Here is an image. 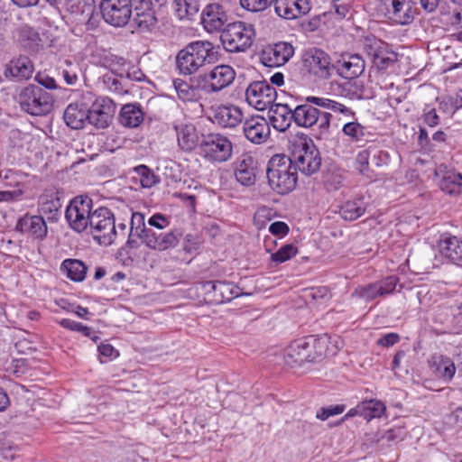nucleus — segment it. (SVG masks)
<instances>
[{"label": "nucleus", "instance_id": "f3484780", "mask_svg": "<svg viewBox=\"0 0 462 462\" xmlns=\"http://www.w3.org/2000/svg\"><path fill=\"white\" fill-rule=\"evenodd\" d=\"M236 72L228 65L216 66L208 74L201 76V90L207 94L219 92L235 79Z\"/></svg>", "mask_w": 462, "mask_h": 462}, {"label": "nucleus", "instance_id": "864d4df0", "mask_svg": "<svg viewBox=\"0 0 462 462\" xmlns=\"http://www.w3.org/2000/svg\"><path fill=\"white\" fill-rule=\"evenodd\" d=\"M273 0H240L242 8L252 13H258L265 10Z\"/></svg>", "mask_w": 462, "mask_h": 462}, {"label": "nucleus", "instance_id": "f704fd0d", "mask_svg": "<svg viewBox=\"0 0 462 462\" xmlns=\"http://www.w3.org/2000/svg\"><path fill=\"white\" fill-rule=\"evenodd\" d=\"M367 208V203L363 197H356L346 201L339 209V214L345 220L354 221L362 217Z\"/></svg>", "mask_w": 462, "mask_h": 462}, {"label": "nucleus", "instance_id": "c756f323", "mask_svg": "<svg viewBox=\"0 0 462 462\" xmlns=\"http://www.w3.org/2000/svg\"><path fill=\"white\" fill-rule=\"evenodd\" d=\"M173 86L180 99L184 102L195 101L199 97L202 86L201 76L192 79L191 84L181 79H176L173 80Z\"/></svg>", "mask_w": 462, "mask_h": 462}, {"label": "nucleus", "instance_id": "dca6fc26", "mask_svg": "<svg viewBox=\"0 0 462 462\" xmlns=\"http://www.w3.org/2000/svg\"><path fill=\"white\" fill-rule=\"evenodd\" d=\"M294 55V47L288 42H277L265 45L260 52V60L266 67H281Z\"/></svg>", "mask_w": 462, "mask_h": 462}, {"label": "nucleus", "instance_id": "338daca9", "mask_svg": "<svg viewBox=\"0 0 462 462\" xmlns=\"http://www.w3.org/2000/svg\"><path fill=\"white\" fill-rule=\"evenodd\" d=\"M400 339L401 337L399 336V334L391 332L380 337L377 340V345L384 347H390L397 344L400 341Z\"/></svg>", "mask_w": 462, "mask_h": 462}, {"label": "nucleus", "instance_id": "cd10ccee", "mask_svg": "<svg viewBox=\"0 0 462 462\" xmlns=\"http://www.w3.org/2000/svg\"><path fill=\"white\" fill-rule=\"evenodd\" d=\"M242 110L236 106H221L214 112V123L222 127H235L243 122Z\"/></svg>", "mask_w": 462, "mask_h": 462}, {"label": "nucleus", "instance_id": "f257e3e1", "mask_svg": "<svg viewBox=\"0 0 462 462\" xmlns=\"http://www.w3.org/2000/svg\"><path fill=\"white\" fill-rule=\"evenodd\" d=\"M312 105L328 109L348 119L355 117V112L344 104L326 97L310 96L306 97L305 104L298 105L294 107V123L298 126L310 128L318 125L321 133L328 132L332 117L331 114L320 111Z\"/></svg>", "mask_w": 462, "mask_h": 462}, {"label": "nucleus", "instance_id": "9d476101", "mask_svg": "<svg viewBox=\"0 0 462 462\" xmlns=\"http://www.w3.org/2000/svg\"><path fill=\"white\" fill-rule=\"evenodd\" d=\"M135 234L148 248L160 252L176 247L182 236L179 229L158 233L146 228L144 223H142V226H136Z\"/></svg>", "mask_w": 462, "mask_h": 462}, {"label": "nucleus", "instance_id": "3c124183", "mask_svg": "<svg viewBox=\"0 0 462 462\" xmlns=\"http://www.w3.org/2000/svg\"><path fill=\"white\" fill-rule=\"evenodd\" d=\"M354 296L364 299L365 300H373L378 296H380L379 287L376 282L369 283L365 286L357 287L354 292Z\"/></svg>", "mask_w": 462, "mask_h": 462}, {"label": "nucleus", "instance_id": "0e129e2a", "mask_svg": "<svg viewBox=\"0 0 462 462\" xmlns=\"http://www.w3.org/2000/svg\"><path fill=\"white\" fill-rule=\"evenodd\" d=\"M352 0H334L333 7L339 18H345L349 13Z\"/></svg>", "mask_w": 462, "mask_h": 462}, {"label": "nucleus", "instance_id": "bb28decb", "mask_svg": "<svg viewBox=\"0 0 462 462\" xmlns=\"http://www.w3.org/2000/svg\"><path fill=\"white\" fill-rule=\"evenodd\" d=\"M16 231L43 240L48 232L45 220L41 216L25 215L21 217L15 226Z\"/></svg>", "mask_w": 462, "mask_h": 462}, {"label": "nucleus", "instance_id": "f03ea898", "mask_svg": "<svg viewBox=\"0 0 462 462\" xmlns=\"http://www.w3.org/2000/svg\"><path fill=\"white\" fill-rule=\"evenodd\" d=\"M216 53L214 44L208 41L189 42L176 56L177 69L182 75L194 74L206 63H210Z\"/></svg>", "mask_w": 462, "mask_h": 462}, {"label": "nucleus", "instance_id": "13d9d810", "mask_svg": "<svg viewBox=\"0 0 462 462\" xmlns=\"http://www.w3.org/2000/svg\"><path fill=\"white\" fill-rule=\"evenodd\" d=\"M421 120L424 125L430 126V127H435L437 126L439 122L440 118L439 115L437 114V111L435 108L430 107L429 105L425 106L422 115H421Z\"/></svg>", "mask_w": 462, "mask_h": 462}, {"label": "nucleus", "instance_id": "de8ad7c7", "mask_svg": "<svg viewBox=\"0 0 462 462\" xmlns=\"http://www.w3.org/2000/svg\"><path fill=\"white\" fill-rule=\"evenodd\" d=\"M293 0H275L274 10L278 16L286 20H294L300 17L297 8H292Z\"/></svg>", "mask_w": 462, "mask_h": 462}, {"label": "nucleus", "instance_id": "a18cd8bd", "mask_svg": "<svg viewBox=\"0 0 462 462\" xmlns=\"http://www.w3.org/2000/svg\"><path fill=\"white\" fill-rule=\"evenodd\" d=\"M363 418L367 421L374 418H380L385 411V405L379 400H367L362 402Z\"/></svg>", "mask_w": 462, "mask_h": 462}, {"label": "nucleus", "instance_id": "c85d7f7f", "mask_svg": "<svg viewBox=\"0 0 462 462\" xmlns=\"http://www.w3.org/2000/svg\"><path fill=\"white\" fill-rule=\"evenodd\" d=\"M271 122L276 130L285 132L294 122V107L288 104H274L271 107Z\"/></svg>", "mask_w": 462, "mask_h": 462}, {"label": "nucleus", "instance_id": "052dcab7", "mask_svg": "<svg viewBox=\"0 0 462 462\" xmlns=\"http://www.w3.org/2000/svg\"><path fill=\"white\" fill-rule=\"evenodd\" d=\"M60 326L72 331H78L83 333L86 337H90V328L83 325L82 323L71 320L69 319H63L60 321Z\"/></svg>", "mask_w": 462, "mask_h": 462}, {"label": "nucleus", "instance_id": "7ed1b4c3", "mask_svg": "<svg viewBox=\"0 0 462 462\" xmlns=\"http://www.w3.org/2000/svg\"><path fill=\"white\" fill-rule=\"evenodd\" d=\"M266 175L269 186L278 194H288L296 188L298 172L284 154H275L270 159Z\"/></svg>", "mask_w": 462, "mask_h": 462}, {"label": "nucleus", "instance_id": "39448f33", "mask_svg": "<svg viewBox=\"0 0 462 462\" xmlns=\"http://www.w3.org/2000/svg\"><path fill=\"white\" fill-rule=\"evenodd\" d=\"M254 36L252 24L238 21L226 24L220 34V41L226 51L243 52L252 46Z\"/></svg>", "mask_w": 462, "mask_h": 462}, {"label": "nucleus", "instance_id": "20e7f679", "mask_svg": "<svg viewBox=\"0 0 462 462\" xmlns=\"http://www.w3.org/2000/svg\"><path fill=\"white\" fill-rule=\"evenodd\" d=\"M22 111L33 116H42L53 107V97L39 85L29 84L18 92L15 97Z\"/></svg>", "mask_w": 462, "mask_h": 462}, {"label": "nucleus", "instance_id": "79ce46f5", "mask_svg": "<svg viewBox=\"0 0 462 462\" xmlns=\"http://www.w3.org/2000/svg\"><path fill=\"white\" fill-rule=\"evenodd\" d=\"M430 366L436 375L445 381H450L456 372V366L453 361L442 356L434 357L430 363Z\"/></svg>", "mask_w": 462, "mask_h": 462}, {"label": "nucleus", "instance_id": "5fc2aeb1", "mask_svg": "<svg viewBox=\"0 0 462 462\" xmlns=\"http://www.w3.org/2000/svg\"><path fill=\"white\" fill-rule=\"evenodd\" d=\"M19 447L11 440L5 439L0 442V456L5 459L14 460L19 456Z\"/></svg>", "mask_w": 462, "mask_h": 462}, {"label": "nucleus", "instance_id": "69168bd1", "mask_svg": "<svg viewBox=\"0 0 462 462\" xmlns=\"http://www.w3.org/2000/svg\"><path fill=\"white\" fill-rule=\"evenodd\" d=\"M269 231L271 234L274 236H279L281 237L285 236L289 231V226L282 221H275L272 223L269 226Z\"/></svg>", "mask_w": 462, "mask_h": 462}, {"label": "nucleus", "instance_id": "72a5a7b5", "mask_svg": "<svg viewBox=\"0 0 462 462\" xmlns=\"http://www.w3.org/2000/svg\"><path fill=\"white\" fill-rule=\"evenodd\" d=\"M441 254L456 264L462 263V241L456 236H449L439 242Z\"/></svg>", "mask_w": 462, "mask_h": 462}, {"label": "nucleus", "instance_id": "09e8293b", "mask_svg": "<svg viewBox=\"0 0 462 462\" xmlns=\"http://www.w3.org/2000/svg\"><path fill=\"white\" fill-rule=\"evenodd\" d=\"M345 119L346 117L343 116ZM352 118L346 120H351ZM354 121L346 123L342 128V132L345 135L350 138L353 142L362 141L365 136V127L363 126L356 120V116L353 118Z\"/></svg>", "mask_w": 462, "mask_h": 462}, {"label": "nucleus", "instance_id": "6e6552de", "mask_svg": "<svg viewBox=\"0 0 462 462\" xmlns=\"http://www.w3.org/2000/svg\"><path fill=\"white\" fill-rule=\"evenodd\" d=\"M88 233L99 245H110L116 236L114 213L106 207L96 208Z\"/></svg>", "mask_w": 462, "mask_h": 462}, {"label": "nucleus", "instance_id": "603ef678", "mask_svg": "<svg viewBox=\"0 0 462 462\" xmlns=\"http://www.w3.org/2000/svg\"><path fill=\"white\" fill-rule=\"evenodd\" d=\"M371 162L370 147L360 151L356 157V170L363 175L369 171V162Z\"/></svg>", "mask_w": 462, "mask_h": 462}, {"label": "nucleus", "instance_id": "58836bf2", "mask_svg": "<svg viewBox=\"0 0 462 462\" xmlns=\"http://www.w3.org/2000/svg\"><path fill=\"white\" fill-rule=\"evenodd\" d=\"M439 185L440 189L447 194H459L462 190V174L453 171H448L443 174Z\"/></svg>", "mask_w": 462, "mask_h": 462}, {"label": "nucleus", "instance_id": "412c9836", "mask_svg": "<svg viewBox=\"0 0 462 462\" xmlns=\"http://www.w3.org/2000/svg\"><path fill=\"white\" fill-rule=\"evenodd\" d=\"M243 131L245 138L255 144L264 143L271 134L268 121L261 116H253L245 119Z\"/></svg>", "mask_w": 462, "mask_h": 462}, {"label": "nucleus", "instance_id": "ddd939ff", "mask_svg": "<svg viewBox=\"0 0 462 462\" xmlns=\"http://www.w3.org/2000/svg\"><path fill=\"white\" fill-rule=\"evenodd\" d=\"M302 61L310 74L321 79L330 78L335 71V66L334 63H331L329 55L319 48H310L305 51Z\"/></svg>", "mask_w": 462, "mask_h": 462}, {"label": "nucleus", "instance_id": "0eeeda50", "mask_svg": "<svg viewBox=\"0 0 462 462\" xmlns=\"http://www.w3.org/2000/svg\"><path fill=\"white\" fill-rule=\"evenodd\" d=\"M93 206V200L88 196L80 195L75 197L69 202L65 212L69 226L78 233L88 232L95 211Z\"/></svg>", "mask_w": 462, "mask_h": 462}, {"label": "nucleus", "instance_id": "b1692460", "mask_svg": "<svg viewBox=\"0 0 462 462\" xmlns=\"http://www.w3.org/2000/svg\"><path fill=\"white\" fill-rule=\"evenodd\" d=\"M388 17L395 23L404 25L414 19V11L411 0H384Z\"/></svg>", "mask_w": 462, "mask_h": 462}, {"label": "nucleus", "instance_id": "6e6d98bb", "mask_svg": "<svg viewBox=\"0 0 462 462\" xmlns=\"http://www.w3.org/2000/svg\"><path fill=\"white\" fill-rule=\"evenodd\" d=\"M370 152L372 165L381 168L389 163L390 156L387 152L372 147H370Z\"/></svg>", "mask_w": 462, "mask_h": 462}, {"label": "nucleus", "instance_id": "774afa93", "mask_svg": "<svg viewBox=\"0 0 462 462\" xmlns=\"http://www.w3.org/2000/svg\"><path fill=\"white\" fill-rule=\"evenodd\" d=\"M36 81L41 85L40 87H43L47 89H56L57 84L53 78L49 77L48 75L38 73L35 77Z\"/></svg>", "mask_w": 462, "mask_h": 462}, {"label": "nucleus", "instance_id": "ea45409f", "mask_svg": "<svg viewBox=\"0 0 462 462\" xmlns=\"http://www.w3.org/2000/svg\"><path fill=\"white\" fill-rule=\"evenodd\" d=\"M20 44L28 51H37L42 42L39 33L28 25L21 26L17 31Z\"/></svg>", "mask_w": 462, "mask_h": 462}, {"label": "nucleus", "instance_id": "5701e85b", "mask_svg": "<svg viewBox=\"0 0 462 462\" xmlns=\"http://www.w3.org/2000/svg\"><path fill=\"white\" fill-rule=\"evenodd\" d=\"M335 71L346 79H357L365 70V62L359 54L344 55L334 63Z\"/></svg>", "mask_w": 462, "mask_h": 462}, {"label": "nucleus", "instance_id": "4c0bfd02", "mask_svg": "<svg viewBox=\"0 0 462 462\" xmlns=\"http://www.w3.org/2000/svg\"><path fill=\"white\" fill-rule=\"evenodd\" d=\"M132 180L139 183L143 189H150L156 185L160 179L148 166L144 164L138 165L133 169Z\"/></svg>", "mask_w": 462, "mask_h": 462}, {"label": "nucleus", "instance_id": "c03bdc74", "mask_svg": "<svg viewBox=\"0 0 462 462\" xmlns=\"http://www.w3.org/2000/svg\"><path fill=\"white\" fill-rule=\"evenodd\" d=\"M343 91L350 99H369L373 96L370 90L365 88L362 81L356 79H348L345 82Z\"/></svg>", "mask_w": 462, "mask_h": 462}, {"label": "nucleus", "instance_id": "2f4dec72", "mask_svg": "<svg viewBox=\"0 0 462 462\" xmlns=\"http://www.w3.org/2000/svg\"><path fill=\"white\" fill-rule=\"evenodd\" d=\"M61 208L60 199L53 190H45L39 198L40 212L46 215L51 220H57Z\"/></svg>", "mask_w": 462, "mask_h": 462}, {"label": "nucleus", "instance_id": "a878e982", "mask_svg": "<svg viewBox=\"0 0 462 462\" xmlns=\"http://www.w3.org/2000/svg\"><path fill=\"white\" fill-rule=\"evenodd\" d=\"M34 66L27 56H19L9 61L5 70V78L14 81L27 80L32 78Z\"/></svg>", "mask_w": 462, "mask_h": 462}, {"label": "nucleus", "instance_id": "393cba45", "mask_svg": "<svg viewBox=\"0 0 462 462\" xmlns=\"http://www.w3.org/2000/svg\"><path fill=\"white\" fill-rule=\"evenodd\" d=\"M308 340L299 338L291 342L283 352V360L290 367L300 366L305 362H310V352L308 349Z\"/></svg>", "mask_w": 462, "mask_h": 462}, {"label": "nucleus", "instance_id": "bf43d9fd", "mask_svg": "<svg viewBox=\"0 0 462 462\" xmlns=\"http://www.w3.org/2000/svg\"><path fill=\"white\" fill-rule=\"evenodd\" d=\"M399 278L396 276H388L385 279L377 282L380 296H385L392 293L398 284Z\"/></svg>", "mask_w": 462, "mask_h": 462}, {"label": "nucleus", "instance_id": "6ab92c4d", "mask_svg": "<svg viewBox=\"0 0 462 462\" xmlns=\"http://www.w3.org/2000/svg\"><path fill=\"white\" fill-rule=\"evenodd\" d=\"M201 23L208 33L222 32L228 16L224 6L218 3L208 4L201 12Z\"/></svg>", "mask_w": 462, "mask_h": 462}, {"label": "nucleus", "instance_id": "49530a36", "mask_svg": "<svg viewBox=\"0 0 462 462\" xmlns=\"http://www.w3.org/2000/svg\"><path fill=\"white\" fill-rule=\"evenodd\" d=\"M102 82L104 88L112 93L124 95L128 92L123 84V78L113 72H108L103 75Z\"/></svg>", "mask_w": 462, "mask_h": 462}, {"label": "nucleus", "instance_id": "c9c22d12", "mask_svg": "<svg viewBox=\"0 0 462 462\" xmlns=\"http://www.w3.org/2000/svg\"><path fill=\"white\" fill-rule=\"evenodd\" d=\"M381 44V42L374 41V43L366 45V50L368 55L372 57L374 66L379 69H383L394 63L395 56L393 53L389 55Z\"/></svg>", "mask_w": 462, "mask_h": 462}, {"label": "nucleus", "instance_id": "423d86ee", "mask_svg": "<svg viewBox=\"0 0 462 462\" xmlns=\"http://www.w3.org/2000/svg\"><path fill=\"white\" fill-rule=\"evenodd\" d=\"M288 158L291 161L293 168L306 176L319 171L321 166L319 151L311 139H301L294 144L292 152Z\"/></svg>", "mask_w": 462, "mask_h": 462}, {"label": "nucleus", "instance_id": "680f3d73", "mask_svg": "<svg viewBox=\"0 0 462 462\" xmlns=\"http://www.w3.org/2000/svg\"><path fill=\"white\" fill-rule=\"evenodd\" d=\"M135 221L138 222V226H142V223H144L143 222V216L142 214H139V213H134L133 216H132L131 230H130L128 240L126 242V245L129 247H131V248H137L138 247L137 241L133 238L134 236H136V234H135V227L136 226H134Z\"/></svg>", "mask_w": 462, "mask_h": 462}, {"label": "nucleus", "instance_id": "473e14b6", "mask_svg": "<svg viewBox=\"0 0 462 462\" xmlns=\"http://www.w3.org/2000/svg\"><path fill=\"white\" fill-rule=\"evenodd\" d=\"M144 113L139 104L129 103L122 106L119 114V122L122 125L134 128L143 121Z\"/></svg>", "mask_w": 462, "mask_h": 462}, {"label": "nucleus", "instance_id": "e433bc0d", "mask_svg": "<svg viewBox=\"0 0 462 462\" xmlns=\"http://www.w3.org/2000/svg\"><path fill=\"white\" fill-rule=\"evenodd\" d=\"M87 266L78 259H66L61 263L60 271L74 282H82L87 274Z\"/></svg>", "mask_w": 462, "mask_h": 462}, {"label": "nucleus", "instance_id": "a19ab883", "mask_svg": "<svg viewBox=\"0 0 462 462\" xmlns=\"http://www.w3.org/2000/svg\"><path fill=\"white\" fill-rule=\"evenodd\" d=\"M308 340V349H310V361L314 362L318 359H321L326 356L328 352V344L329 342V337L327 335H323L319 337H314L313 336L303 337Z\"/></svg>", "mask_w": 462, "mask_h": 462}, {"label": "nucleus", "instance_id": "37998d69", "mask_svg": "<svg viewBox=\"0 0 462 462\" xmlns=\"http://www.w3.org/2000/svg\"><path fill=\"white\" fill-rule=\"evenodd\" d=\"M175 14L180 20H191L199 11V0H174Z\"/></svg>", "mask_w": 462, "mask_h": 462}, {"label": "nucleus", "instance_id": "aec40b11", "mask_svg": "<svg viewBox=\"0 0 462 462\" xmlns=\"http://www.w3.org/2000/svg\"><path fill=\"white\" fill-rule=\"evenodd\" d=\"M257 161L249 153H243L234 162L236 180L243 186H252L256 181Z\"/></svg>", "mask_w": 462, "mask_h": 462}, {"label": "nucleus", "instance_id": "2eb2a0df", "mask_svg": "<svg viewBox=\"0 0 462 462\" xmlns=\"http://www.w3.org/2000/svg\"><path fill=\"white\" fill-rule=\"evenodd\" d=\"M88 106V124L97 129H105L110 125L116 112V104L106 97H95L92 94Z\"/></svg>", "mask_w": 462, "mask_h": 462}, {"label": "nucleus", "instance_id": "1a4fd4ad", "mask_svg": "<svg viewBox=\"0 0 462 462\" xmlns=\"http://www.w3.org/2000/svg\"><path fill=\"white\" fill-rule=\"evenodd\" d=\"M197 290L203 296L204 301L211 305L230 301L240 295V289L228 282H200L197 283Z\"/></svg>", "mask_w": 462, "mask_h": 462}, {"label": "nucleus", "instance_id": "4d7b16f0", "mask_svg": "<svg viewBox=\"0 0 462 462\" xmlns=\"http://www.w3.org/2000/svg\"><path fill=\"white\" fill-rule=\"evenodd\" d=\"M345 410L346 406L344 404L322 407L318 411L316 417L321 420H326L331 416L341 414Z\"/></svg>", "mask_w": 462, "mask_h": 462}, {"label": "nucleus", "instance_id": "8fccbe9b", "mask_svg": "<svg viewBox=\"0 0 462 462\" xmlns=\"http://www.w3.org/2000/svg\"><path fill=\"white\" fill-rule=\"evenodd\" d=\"M298 253V249L292 244H286L282 245L276 253L272 254L271 259L276 264L284 263L293 256H295Z\"/></svg>", "mask_w": 462, "mask_h": 462}, {"label": "nucleus", "instance_id": "f8f14e48", "mask_svg": "<svg viewBox=\"0 0 462 462\" xmlns=\"http://www.w3.org/2000/svg\"><path fill=\"white\" fill-rule=\"evenodd\" d=\"M100 13L104 21L113 27H124L132 16L131 0H102Z\"/></svg>", "mask_w": 462, "mask_h": 462}, {"label": "nucleus", "instance_id": "9b49d317", "mask_svg": "<svg viewBox=\"0 0 462 462\" xmlns=\"http://www.w3.org/2000/svg\"><path fill=\"white\" fill-rule=\"evenodd\" d=\"M200 150L209 161L224 162L231 158L233 144L226 136L212 133L203 136Z\"/></svg>", "mask_w": 462, "mask_h": 462}, {"label": "nucleus", "instance_id": "e2e57ef3", "mask_svg": "<svg viewBox=\"0 0 462 462\" xmlns=\"http://www.w3.org/2000/svg\"><path fill=\"white\" fill-rule=\"evenodd\" d=\"M148 224L159 230H162L169 226L170 220L164 215L156 213L148 219Z\"/></svg>", "mask_w": 462, "mask_h": 462}, {"label": "nucleus", "instance_id": "7c9ffc66", "mask_svg": "<svg viewBox=\"0 0 462 462\" xmlns=\"http://www.w3.org/2000/svg\"><path fill=\"white\" fill-rule=\"evenodd\" d=\"M179 146L186 152H190L199 143V134L196 127L191 124L175 125Z\"/></svg>", "mask_w": 462, "mask_h": 462}, {"label": "nucleus", "instance_id": "a211bd4d", "mask_svg": "<svg viewBox=\"0 0 462 462\" xmlns=\"http://www.w3.org/2000/svg\"><path fill=\"white\" fill-rule=\"evenodd\" d=\"M92 93L86 92L80 98L69 104L64 111L63 118L71 129H82L88 123V106L91 104Z\"/></svg>", "mask_w": 462, "mask_h": 462}, {"label": "nucleus", "instance_id": "4468645a", "mask_svg": "<svg viewBox=\"0 0 462 462\" xmlns=\"http://www.w3.org/2000/svg\"><path fill=\"white\" fill-rule=\"evenodd\" d=\"M276 97V89L265 80L254 81L245 90L247 103L260 111L273 107Z\"/></svg>", "mask_w": 462, "mask_h": 462}, {"label": "nucleus", "instance_id": "4be33fe9", "mask_svg": "<svg viewBox=\"0 0 462 462\" xmlns=\"http://www.w3.org/2000/svg\"><path fill=\"white\" fill-rule=\"evenodd\" d=\"M134 12V23L141 32H149L156 27L158 20L151 0L139 1Z\"/></svg>", "mask_w": 462, "mask_h": 462}]
</instances>
